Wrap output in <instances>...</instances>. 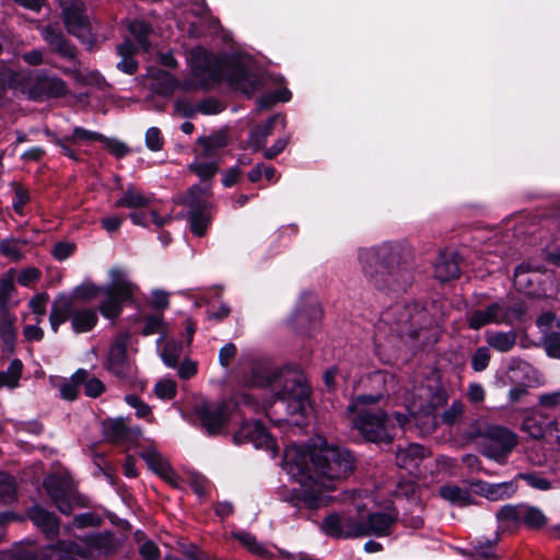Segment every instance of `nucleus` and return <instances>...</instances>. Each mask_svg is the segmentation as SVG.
<instances>
[{
  "mask_svg": "<svg viewBox=\"0 0 560 560\" xmlns=\"http://www.w3.org/2000/svg\"><path fill=\"white\" fill-rule=\"evenodd\" d=\"M282 468L299 483L285 501L296 508L318 509L330 500L334 481L353 471L354 458L347 448L327 442L319 448L291 444L284 450Z\"/></svg>",
  "mask_w": 560,
  "mask_h": 560,
  "instance_id": "obj_1",
  "label": "nucleus"
},
{
  "mask_svg": "<svg viewBox=\"0 0 560 560\" xmlns=\"http://www.w3.org/2000/svg\"><path fill=\"white\" fill-rule=\"evenodd\" d=\"M382 399V394H362L347 406V418L351 428L368 442L389 444L399 429L404 430L422 411V402L416 400L407 405L408 415L387 413L382 409H372Z\"/></svg>",
  "mask_w": 560,
  "mask_h": 560,
  "instance_id": "obj_2",
  "label": "nucleus"
},
{
  "mask_svg": "<svg viewBox=\"0 0 560 560\" xmlns=\"http://www.w3.org/2000/svg\"><path fill=\"white\" fill-rule=\"evenodd\" d=\"M398 243L383 242L378 245L360 248L358 261L362 273L377 290L404 292L412 283V273Z\"/></svg>",
  "mask_w": 560,
  "mask_h": 560,
  "instance_id": "obj_3",
  "label": "nucleus"
},
{
  "mask_svg": "<svg viewBox=\"0 0 560 560\" xmlns=\"http://www.w3.org/2000/svg\"><path fill=\"white\" fill-rule=\"evenodd\" d=\"M250 386L269 388L275 402L285 407L289 415H303L308 407L310 388L303 372L296 368H270L258 363L246 381Z\"/></svg>",
  "mask_w": 560,
  "mask_h": 560,
  "instance_id": "obj_4",
  "label": "nucleus"
},
{
  "mask_svg": "<svg viewBox=\"0 0 560 560\" xmlns=\"http://www.w3.org/2000/svg\"><path fill=\"white\" fill-rule=\"evenodd\" d=\"M7 86L36 102L59 98L69 93L67 83L46 70H11L0 62V97Z\"/></svg>",
  "mask_w": 560,
  "mask_h": 560,
  "instance_id": "obj_5",
  "label": "nucleus"
},
{
  "mask_svg": "<svg viewBox=\"0 0 560 560\" xmlns=\"http://www.w3.org/2000/svg\"><path fill=\"white\" fill-rule=\"evenodd\" d=\"M190 73L191 78L182 85L172 74L164 70H158L153 73L152 90L160 95L168 96L176 88L191 90L198 88H208L220 79V65L211 52L201 47H196L190 51Z\"/></svg>",
  "mask_w": 560,
  "mask_h": 560,
  "instance_id": "obj_6",
  "label": "nucleus"
},
{
  "mask_svg": "<svg viewBox=\"0 0 560 560\" xmlns=\"http://www.w3.org/2000/svg\"><path fill=\"white\" fill-rule=\"evenodd\" d=\"M471 435L482 440L481 454L500 465L508 462L512 451L518 444L515 432L506 427L488 422L479 424Z\"/></svg>",
  "mask_w": 560,
  "mask_h": 560,
  "instance_id": "obj_7",
  "label": "nucleus"
},
{
  "mask_svg": "<svg viewBox=\"0 0 560 560\" xmlns=\"http://www.w3.org/2000/svg\"><path fill=\"white\" fill-rule=\"evenodd\" d=\"M108 275L110 282L104 285L105 299L100 302L98 308L105 318L114 320L120 315L122 303L132 299L138 287L122 268L114 267Z\"/></svg>",
  "mask_w": 560,
  "mask_h": 560,
  "instance_id": "obj_8",
  "label": "nucleus"
},
{
  "mask_svg": "<svg viewBox=\"0 0 560 560\" xmlns=\"http://www.w3.org/2000/svg\"><path fill=\"white\" fill-rule=\"evenodd\" d=\"M70 319L75 334L89 332L97 324V312L91 307H78L72 298L59 296L52 304L49 322L51 329L57 332L59 326Z\"/></svg>",
  "mask_w": 560,
  "mask_h": 560,
  "instance_id": "obj_9",
  "label": "nucleus"
},
{
  "mask_svg": "<svg viewBox=\"0 0 560 560\" xmlns=\"http://www.w3.org/2000/svg\"><path fill=\"white\" fill-rule=\"evenodd\" d=\"M525 313V307L522 303H509L501 300L489 304L485 308H477L468 313V326L471 329H480L490 324H506L513 325L515 322L521 320Z\"/></svg>",
  "mask_w": 560,
  "mask_h": 560,
  "instance_id": "obj_10",
  "label": "nucleus"
},
{
  "mask_svg": "<svg viewBox=\"0 0 560 560\" xmlns=\"http://www.w3.org/2000/svg\"><path fill=\"white\" fill-rule=\"evenodd\" d=\"M184 202L189 208L188 218L192 234L199 237L203 236L212 220L210 184L194 185Z\"/></svg>",
  "mask_w": 560,
  "mask_h": 560,
  "instance_id": "obj_11",
  "label": "nucleus"
},
{
  "mask_svg": "<svg viewBox=\"0 0 560 560\" xmlns=\"http://www.w3.org/2000/svg\"><path fill=\"white\" fill-rule=\"evenodd\" d=\"M399 313V316L396 320L389 324L388 330L390 334H395L398 337L409 336L410 338H416L418 336V331L416 325L418 323V317L421 315V311L419 310V305L413 303L411 305H395L393 308L386 311L382 314V318L375 326V338L381 340L383 335H386L388 325L393 315Z\"/></svg>",
  "mask_w": 560,
  "mask_h": 560,
  "instance_id": "obj_12",
  "label": "nucleus"
},
{
  "mask_svg": "<svg viewBox=\"0 0 560 560\" xmlns=\"http://www.w3.org/2000/svg\"><path fill=\"white\" fill-rule=\"evenodd\" d=\"M362 528V508L359 505L329 514L320 524L325 535L337 539L361 538L363 537Z\"/></svg>",
  "mask_w": 560,
  "mask_h": 560,
  "instance_id": "obj_13",
  "label": "nucleus"
},
{
  "mask_svg": "<svg viewBox=\"0 0 560 560\" xmlns=\"http://www.w3.org/2000/svg\"><path fill=\"white\" fill-rule=\"evenodd\" d=\"M551 273L545 264L538 259H528L520 264L514 271L515 288L532 296L546 294V283L550 280Z\"/></svg>",
  "mask_w": 560,
  "mask_h": 560,
  "instance_id": "obj_14",
  "label": "nucleus"
},
{
  "mask_svg": "<svg viewBox=\"0 0 560 560\" xmlns=\"http://www.w3.org/2000/svg\"><path fill=\"white\" fill-rule=\"evenodd\" d=\"M61 14L68 33L92 49L95 37L81 0H60Z\"/></svg>",
  "mask_w": 560,
  "mask_h": 560,
  "instance_id": "obj_15",
  "label": "nucleus"
},
{
  "mask_svg": "<svg viewBox=\"0 0 560 560\" xmlns=\"http://www.w3.org/2000/svg\"><path fill=\"white\" fill-rule=\"evenodd\" d=\"M250 65L252 60L242 55H232L226 60L230 84L247 95L260 88V80L252 73Z\"/></svg>",
  "mask_w": 560,
  "mask_h": 560,
  "instance_id": "obj_16",
  "label": "nucleus"
},
{
  "mask_svg": "<svg viewBox=\"0 0 560 560\" xmlns=\"http://www.w3.org/2000/svg\"><path fill=\"white\" fill-rule=\"evenodd\" d=\"M44 488L57 509L65 515L73 511L77 494L72 481L66 476L50 475L44 479Z\"/></svg>",
  "mask_w": 560,
  "mask_h": 560,
  "instance_id": "obj_17",
  "label": "nucleus"
},
{
  "mask_svg": "<svg viewBox=\"0 0 560 560\" xmlns=\"http://www.w3.org/2000/svg\"><path fill=\"white\" fill-rule=\"evenodd\" d=\"M235 444L252 443L255 448L265 450L276 457L277 444L267 428L258 420L245 421L233 435Z\"/></svg>",
  "mask_w": 560,
  "mask_h": 560,
  "instance_id": "obj_18",
  "label": "nucleus"
},
{
  "mask_svg": "<svg viewBox=\"0 0 560 560\" xmlns=\"http://www.w3.org/2000/svg\"><path fill=\"white\" fill-rule=\"evenodd\" d=\"M500 523L513 525H525L532 528H539L545 525L546 516L541 510L527 504L504 505L497 512Z\"/></svg>",
  "mask_w": 560,
  "mask_h": 560,
  "instance_id": "obj_19",
  "label": "nucleus"
},
{
  "mask_svg": "<svg viewBox=\"0 0 560 560\" xmlns=\"http://www.w3.org/2000/svg\"><path fill=\"white\" fill-rule=\"evenodd\" d=\"M362 516L363 537H385L390 535L398 517L397 513L393 509L368 512L364 508H362Z\"/></svg>",
  "mask_w": 560,
  "mask_h": 560,
  "instance_id": "obj_20",
  "label": "nucleus"
},
{
  "mask_svg": "<svg viewBox=\"0 0 560 560\" xmlns=\"http://www.w3.org/2000/svg\"><path fill=\"white\" fill-rule=\"evenodd\" d=\"M129 336L118 334L109 348L106 361L107 370L117 377H127L131 372V365L127 358Z\"/></svg>",
  "mask_w": 560,
  "mask_h": 560,
  "instance_id": "obj_21",
  "label": "nucleus"
},
{
  "mask_svg": "<svg viewBox=\"0 0 560 560\" xmlns=\"http://www.w3.org/2000/svg\"><path fill=\"white\" fill-rule=\"evenodd\" d=\"M195 413L209 435L219 433L226 421V407L222 404L201 401L196 405Z\"/></svg>",
  "mask_w": 560,
  "mask_h": 560,
  "instance_id": "obj_22",
  "label": "nucleus"
},
{
  "mask_svg": "<svg viewBox=\"0 0 560 560\" xmlns=\"http://www.w3.org/2000/svg\"><path fill=\"white\" fill-rule=\"evenodd\" d=\"M425 457V448L420 444L412 443L405 447H398L396 452V464L410 476L420 477L423 472L422 464Z\"/></svg>",
  "mask_w": 560,
  "mask_h": 560,
  "instance_id": "obj_23",
  "label": "nucleus"
},
{
  "mask_svg": "<svg viewBox=\"0 0 560 560\" xmlns=\"http://www.w3.org/2000/svg\"><path fill=\"white\" fill-rule=\"evenodd\" d=\"M79 541L59 539L37 549V560H81Z\"/></svg>",
  "mask_w": 560,
  "mask_h": 560,
  "instance_id": "obj_24",
  "label": "nucleus"
},
{
  "mask_svg": "<svg viewBox=\"0 0 560 560\" xmlns=\"http://www.w3.org/2000/svg\"><path fill=\"white\" fill-rule=\"evenodd\" d=\"M322 318V308L317 299L312 293H304L293 314V322L300 329L306 324L312 328H316Z\"/></svg>",
  "mask_w": 560,
  "mask_h": 560,
  "instance_id": "obj_25",
  "label": "nucleus"
},
{
  "mask_svg": "<svg viewBox=\"0 0 560 560\" xmlns=\"http://www.w3.org/2000/svg\"><path fill=\"white\" fill-rule=\"evenodd\" d=\"M558 421L555 417L538 410L532 409L523 419L521 430L532 439H541L548 430H557Z\"/></svg>",
  "mask_w": 560,
  "mask_h": 560,
  "instance_id": "obj_26",
  "label": "nucleus"
},
{
  "mask_svg": "<svg viewBox=\"0 0 560 560\" xmlns=\"http://www.w3.org/2000/svg\"><path fill=\"white\" fill-rule=\"evenodd\" d=\"M79 541L81 560H88L101 555H107L113 550V539L109 534H90L75 538Z\"/></svg>",
  "mask_w": 560,
  "mask_h": 560,
  "instance_id": "obj_27",
  "label": "nucleus"
},
{
  "mask_svg": "<svg viewBox=\"0 0 560 560\" xmlns=\"http://www.w3.org/2000/svg\"><path fill=\"white\" fill-rule=\"evenodd\" d=\"M140 456L145 462L148 468L155 472L163 480L173 487H177L179 485L178 475L155 447L150 446L143 450Z\"/></svg>",
  "mask_w": 560,
  "mask_h": 560,
  "instance_id": "obj_28",
  "label": "nucleus"
},
{
  "mask_svg": "<svg viewBox=\"0 0 560 560\" xmlns=\"http://www.w3.org/2000/svg\"><path fill=\"white\" fill-rule=\"evenodd\" d=\"M27 517L43 533L46 539H55L60 532L58 516L43 506L35 504L27 511Z\"/></svg>",
  "mask_w": 560,
  "mask_h": 560,
  "instance_id": "obj_29",
  "label": "nucleus"
},
{
  "mask_svg": "<svg viewBox=\"0 0 560 560\" xmlns=\"http://www.w3.org/2000/svg\"><path fill=\"white\" fill-rule=\"evenodd\" d=\"M43 39L48 44L52 51L59 56L72 60L75 58L77 50L69 39L66 38L62 31L57 25H47L40 28Z\"/></svg>",
  "mask_w": 560,
  "mask_h": 560,
  "instance_id": "obj_30",
  "label": "nucleus"
},
{
  "mask_svg": "<svg viewBox=\"0 0 560 560\" xmlns=\"http://www.w3.org/2000/svg\"><path fill=\"white\" fill-rule=\"evenodd\" d=\"M460 271L458 255L454 252H443L434 264V277L441 282L458 277Z\"/></svg>",
  "mask_w": 560,
  "mask_h": 560,
  "instance_id": "obj_31",
  "label": "nucleus"
},
{
  "mask_svg": "<svg viewBox=\"0 0 560 560\" xmlns=\"http://www.w3.org/2000/svg\"><path fill=\"white\" fill-rule=\"evenodd\" d=\"M229 143L228 135L223 130L212 132L209 136H202L197 139L199 153L208 158H217L220 160V151Z\"/></svg>",
  "mask_w": 560,
  "mask_h": 560,
  "instance_id": "obj_32",
  "label": "nucleus"
},
{
  "mask_svg": "<svg viewBox=\"0 0 560 560\" xmlns=\"http://www.w3.org/2000/svg\"><path fill=\"white\" fill-rule=\"evenodd\" d=\"M277 121H280L283 128L285 127L284 117L277 114L271 116L264 125L257 126L250 131L248 144L253 150L258 151L265 147L266 140L271 135Z\"/></svg>",
  "mask_w": 560,
  "mask_h": 560,
  "instance_id": "obj_33",
  "label": "nucleus"
},
{
  "mask_svg": "<svg viewBox=\"0 0 560 560\" xmlns=\"http://www.w3.org/2000/svg\"><path fill=\"white\" fill-rule=\"evenodd\" d=\"M151 202L152 197L150 195L142 192L133 186H128L122 195L115 201L114 206L116 208H128L136 211L148 208Z\"/></svg>",
  "mask_w": 560,
  "mask_h": 560,
  "instance_id": "obj_34",
  "label": "nucleus"
},
{
  "mask_svg": "<svg viewBox=\"0 0 560 560\" xmlns=\"http://www.w3.org/2000/svg\"><path fill=\"white\" fill-rule=\"evenodd\" d=\"M439 494L443 500L456 506H467L475 501L469 489L454 483L440 487Z\"/></svg>",
  "mask_w": 560,
  "mask_h": 560,
  "instance_id": "obj_35",
  "label": "nucleus"
},
{
  "mask_svg": "<svg viewBox=\"0 0 560 560\" xmlns=\"http://www.w3.org/2000/svg\"><path fill=\"white\" fill-rule=\"evenodd\" d=\"M485 338L490 348L498 352H509L516 345L517 335L514 330L487 331Z\"/></svg>",
  "mask_w": 560,
  "mask_h": 560,
  "instance_id": "obj_36",
  "label": "nucleus"
},
{
  "mask_svg": "<svg viewBox=\"0 0 560 560\" xmlns=\"http://www.w3.org/2000/svg\"><path fill=\"white\" fill-rule=\"evenodd\" d=\"M220 160L217 158H208L197 152L195 160L189 165V170L195 173L200 179L208 180L219 170Z\"/></svg>",
  "mask_w": 560,
  "mask_h": 560,
  "instance_id": "obj_37",
  "label": "nucleus"
},
{
  "mask_svg": "<svg viewBox=\"0 0 560 560\" xmlns=\"http://www.w3.org/2000/svg\"><path fill=\"white\" fill-rule=\"evenodd\" d=\"M103 434L106 440L120 443L130 439L131 430L126 427L122 419H110L103 422Z\"/></svg>",
  "mask_w": 560,
  "mask_h": 560,
  "instance_id": "obj_38",
  "label": "nucleus"
},
{
  "mask_svg": "<svg viewBox=\"0 0 560 560\" xmlns=\"http://www.w3.org/2000/svg\"><path fill=\"white\" fill-rule=\"evenodd\" d=\"M369 381L371 386L376 389L375 394H382V398L390 394H396L397 382L395 376L388 372L375 371L369 376Z\"/></svg>",
  "mask_w": 560,
  "mask_h": 560,
  "instance_id": "obj_39",
  "label": "nucleus"
},
{
  "mask_svg": "<svg viewBox=\"0 0 560 560\" xmlns=\"http://www.w3.org/2000/svg\"><path fill=\"white\" fill-rule=\"evenodd\" d=\"M232 537L240 541L243 547H245L250 553L255 556L260 558H268L271 556L269 549L264 544L259 542L249 532L233 530Z\"/></svg>",
  "mask_w": 560,
  "mask_h": 560,
  "instance_id": "obj_40",
  "label": "nucleus"
},
{
  "mask_svg": "<svg viewBox=\"0 0 560 560\" xmlns=\"http://www.w3.org/2000/svg\"><path fill=\"white\" fill-rule=\"evenodd\" d=\"M1 313V324H0V337L3 342L4 350L8 352H12L14 349L15 338H16V329L14 323L16 317L12 315L9 311L0 312Z\"/></svg>",
  "mask_w": 560,
  "mask_h": 560,
  "instance_id": "obj_41",
  "label": "nucleus"
},
{
  "mask_svg": "<svg viewBox=\"0 0 560 560\" xmlns=\"http://www.w3.org/2000/svg\"><path fill=\"white\" fill-rule=\"evenodd\" d=\"M15 270L9 269L8 272L0 278V312H7L15 302L12 301L15 293L14 285Z\"/></svg>",
  "mask_w": 560,
  "mask_h": 560,
  "instance_id": "obj_42",
  "label": "nucleus"
},
{
  "mask_svg": "<svg viewBox=\"0 0 560 560\" xmlns=\"http://www.w3.org/2000/svg\"><path fill=\"white\" fill-rule=\"evenodd\" d=\"M88 377V371L78 370L69 380H63L59 385L60 396L69 401L74 400L79 394V385Z\"/></svg>",
  "mask_w": 560,
  "mask_h": 560,
  "instance_id": "obj_43",
  "label": "nucleus"
},
{
  "mask_svg": "<svg viewBox=\"0 0 560 560\" xmlns=\"http://www.w3.org/2000/svg\"><path fill=\"white\" fill-rule=\"evenodd\" d=\"M184 352V345L182 340L170 339L165 342L162 351L161 359L163 363L171 369H175L180 361Z\"/></svg>",
  "mask_w": 560,
  "mask_h": 560,
  "instance_id": "obj_44",
  "label": "nucleus"
},
{
  "mask_svg": "<svg viewBox=\"0 0 560 560\" xmlns=\"http://www.w3.org/2000/svg\"><path fill=\"white\" fill-rule=\"evenodd\" d=\"M117 52L121 57L117 68L126 74H133L138 69V65L132 58L135 54L133 45L129 40H125L117 46Z\"/></svg>",
  "mask_w": 560,
  "mask_h": 560,
  "instance_id": "obj_45",
  "label": "nucleus"
},
{
  "mask_svg": "<svg viewBox=\"0 0 560 560\" xmlns=\"http://www.w3.org/2000/svg\"><path fill=\"white\" fill-rule=\"evenodd\" d=\"M516 490L513 482L488 483L483 482L481 491L483 495L492 501L509 498Z\"/></svg>",
  "mask_w": 560,
  "mask_h": 560,
  "instance_id": "obj_46",
  "label": "nucleus"
},
{
  "mask_svg": "<svg viewBox=\"0 0 560 560\" xmlns=\"http://www.w3.org/2000/svg\"><path fill=\"white\" fill-rule=\"evenodd\" d=\"M23 364L19 359H14L5 371L0 372V388L7 387L13 389L19 386L22 376Z\"/></svg>",
  "mask_w": 560,
  "mask_h": 560,
  "instance_id": "obj_47",
  "label": "nucleus"
},
{
  "mask_svg": "<svg viewBox=\"0 0 560 560\" xmlns=\"http://www.w3.org/2000/svg\"><path fill=\"white\" fill-rule=\"evenodd\" d=\"M25 244V240L7 237L0 241V253L11 261H20L24 258L22 246Z\"/></svg>",
  "mask_w": 560,
  "mask_h": 560,
  "instance_id": "obj_48",
  "label": "nucleus"
},
{
  "mask_svg": "<svg viewBox=\"0 0 560 560\" xmlns=\"http://www.w3.org/2000/svg\"><path fill=\"white\" fill-rule=\"evenodd\" d=\"M103 295L105 298V290L102 285H96L91 281H84L80 285L75 287L72 292V301L74 299L82 301H91L97 296Z\"/></svg>",
  "mask_w": 560,
  "mask_h": 560,
  "instance_id": "obj_49",
  "label": "nucleus"
},
{
  "mask_svg": "<svg viewBox=\"0 0 560 560\" xmlns=\"http://www.w3.org/2000/svg\"><path fill=\"white\" fill-rule=\"evenodd\" d=\"M128 28L131 35L137 39L139 46L144 51H148L151 46L148 39L149 35L151 34L150 25L143 21L133 20L129 23Z\"/></svg>",
  "mask_w": 560,
  "mask_h": 560,
  "instance_id": "obj_50",
  "label": "nucleus"
},
{
  "mask_svg": "<svg viewBox=\"0 0 560 560\" xmlns=\"http://www.w3.org/2000/svg\"><path fill=\"white\" fill-rule=\"evenodd\" d=\"M102 523L100 515L93 512H85L78 514L73 517L72 523L63 527L65 533L69 534L72 527L85 528V527H97Z\"/></svg>",
  "mask_w": 560,
  "mask_h": 560,
  "instance_id": "obj_51",
  "label": "nucleus"
},
{
  "mask_svg": "<svg viewBox=\"0 0 560 560\" xmlns=\"http://www.w3.org/2000/svg\"><path fill=\"white\" fill-rule=\"evenodd\" d=\"M71 73L75 81L82 85H93L98 89H103L105 80L97 71H81L79 69L66 71Z\"/></svg>",
  "mask_w": 560,
  "mask_h": 560,
  "instance_id": "obj_52",
  "label": "nucleus"
},
{
  "mask_svg": "<svg viewBox=\"0 0 560 560\" xmlns=\"http://www.w3.org/2000/svg\"><path fill=\"white\" fill-rule=\"evenodd\" d=\"M129 219L135 225L148 226L152 221L156 226H163L165 219L158 214L156 211H150L147 213L143 209H139L129 213Z\"/></svg>",
  "mask_w": 560,
  "mask_h": 560,
  "instance_id": "obj_53",
  "label": "nucleus"
},
{
  "mask_svg": "<svg viewBox=\"0 0 560 560\" xmlns=\"http://www.w3.org/2000/svg\"><path fill=\"white\" fill-rule=\"evenodd\" d=\"M154 393L162 400H171L177 394V385L172 378H162L154 385Z\"/></svg>",
  "mask_w": 560,
  "mask_h": 560,
  "instance_id": "obj_54",
  "label": "nucleus"
},
{
  "mask_svg": "<svg viewBox=\"0 0 560 560\" xmlns=\"http://www.w3.org/2000/svg\"><path fill=\"white\" fill-rule=\"evenodd\" d=\"M67 139H69L71 143L81 144L90 143L93 141H100L101 139H103V135L95 131H90L82 127H75L72 133L70 136H67Z\"/></svg>",
  "mask_w": 560,
  "mask_h": 560,
  "instance_id": "obj_55",
  "label": "nucleus"
},
{
  "mask_svg": "<svg viewBox=\"0 0 560 560\" xmlns=\"http://www.w3.org/2000/svg\"><path fill=\"white\" fill-rule=\"evenodd\" d=\"M517 479L524 480L528 486L534 489L546 491L551 489V482L537 472H520Z\"/></svg>",
  "mask_w": 560,
  "mask_h": 560,
  "instance_id": "obj_56",
  "label": "nucleus"
},
{
  "mask_svg": "<svg viewBox=\"0 0 560 560\" xmlns=\"http://www.w3.org/2000/svg\"><path fill=\"white\" fill-rule=\"evenodd\" d=\"M537 402L538 406L545 410H558L560 408V389L539 394Z\"/></svg>",
  "mask_w": 560,
  "mask_h": 560,
  "instance_id": "obj_57",
  "label": "nucleus"
},
{
  "mask_svg": "<svg viewBox=\"0 0 560 560\" xmlns=\"http://www.w3.org/2000/svg\"><path fill=\"white\" fill-rule=\"evenodd\" d=\"M291 98V92L283 88L279 89L271 95H264L258 100V106L261 109H267L278 102H288Z\"/></svg>",
  "mask_w": 560,
  "mask_h": 560,
  "instance_id": "obj_58",
  "label": "nucleus"
},
{
  "mask_svg": "<svg viewBox=\"0 0 560 560\" xmlns=\"http://www.w3.org/2000/svg\"><path fill=\"white\" fill-rule=\"evenodd\" d=\"M542 345L550 358L560 360V332L550 331L545 334Z\"/></svg>",
  "mask_w": 560,
  "mask_h": 560,
  "instance_id": "obj_59",
  "label": "nucleus"
},
{
  "mask_svg": "<svg viewBox=\"0 0 560 560\" xmlns=\"http://www.w3.org/2000/svg\"><path fill=\"white\" fill-rule=\"evenodd\" d=\"M490 358L488 347H478L471 355V369L475 372L485 371L489 365Z\"/></svg>",
  "mask_w": 560,
  "mask_h": 560,
  "instance_id": "obj_60",
  "label": "nucleus"
},
{
  "mask_svg": "<svg viewBox=\"0 0 560 560\" xmlns=\"http://www.w3.org/2000/svg\"><path fill=\"white\" fill-rule=\"evenodd\" d=\"M464 405L459 400H454L452 405L445 409L441 415L443 423L452 425L456 423L463 416Z\"/></svg>",
  "mask_w": 560,
  "mask_h": 560,
  "instance_id": "obj_61",
  "label": "nucleus"
},
{
  "mask_svg": "<svg viewBox=\"0 0 560 560\" xmlns=\"http://www.w3.org/2000/svg\"><path fill=\"white\" fill-rule=\"evenodd\" d=\"M164 139L158 127H150L145 131V145L150 151L156 152L162 150Z\"/></svg>",
  "mask_w": 560,
  "mask_h": 560,
  "instance_id": "obj_62",
  "label": "nucleus"
},
{
  "mask_svg": "<svg viewBox=\"0 0 560 560\" xmlns=\"http://www.w3.org/2000/svg\"><path fill=\"white\" fill-rule=\"evenodd\" d=\"M125 401L131 408L136 409V415L138 418L148 419L151 417V407L141 400L138 396L132 394L126 395Z\"/></svg>",
  "mask_w": 560,
  "mask_h": 560,
  "instance_id": "obj_63",
  "label": "nucleus"
},
{
  "mask_svg": "<svg viewBox=\"0 0 560 560\" xmlns=\"http://www.w3.org/2000/svg\"><path fill=\"white\" fill-rule=\"evenodd\" d=\"M183 553L185 559H180L174 555H167L165 560H207L205 553L196 545L185 547Z\"/></svg>",
  "mask_w": 560,
  "mask_h": 560,
  "instance_id": "obj_64",
  "label": "nucleus"
}]
</instances>
